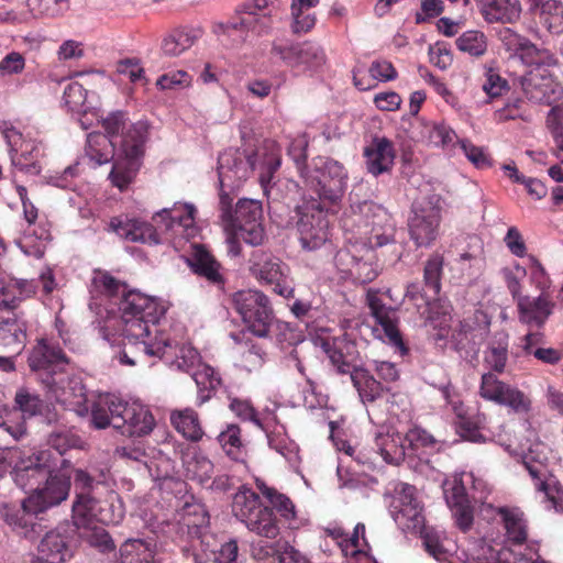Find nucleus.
Here are the masks:
<instances>
[{"instance_id":"f257e3e1","label":"nucleus","mask_w":563,"mask_h":563,"mask_svg":"<svg viewBox=\"0 0 563 563\" xmlns=\"http://www.w3.org/2000/svg\"><path fill=\"white\" fill-rule=\"evenodd\" d=\"M121 335L125 342L119 353V361L124 365H135L144 356L163 360L170 367L192 374L201 364L199 352L190 345H173L164 336L154 342L145 341L165 313V308L154 298L137 291H129L121 303Z\"/></svg>"},{"instance_id":"f03ea898","label":"nucleus","mask_w":563,"mask_h":563,"mask_svg":"<svg viewBox=\"0 0 563 563\" xmlns=\"http://www.w3.org/2000/svg\"><path fill=\"white\" fill-rule=\"evenodd\" d=\"M101 125L110 147L117 151L110 178L115 187L123 190L132 183L140 168L148 124L145 121L129 123L126 113L117 110L103 118Z\"/></svg>"},{"instance_id":"7ed1b4c3","label":"nucleus","mask_w":563,"mask_h":563,"mask_svg":"<svg viewBox=\"0 0 563 563\" xmlns=\"http://www.w3.org/2000/svg\"><path fill=\"white\" fill-rule=\"evenodd\" d=\"M232 200L229 194L221 190L219 208L223 229L235 230L250 245H261L265 239L262 203L253 199H240L232 209Z\"/></svg>"},{"instance_id":"20e7f679","label":"nucleus","mask_w":563,"mask_h":563,"mask_svg":"<svg viewBox=\"0 0 563 563\" xmlns=\"http://www.w3.org/2000/svg\"><path fill=\"white\" fill-rule=\"evenodd\" d=\"M346 180L347 173L341 163L331 158H319L313 169L303 175L306 187L316 195L308 201L333 209L344 196Z\"/></svg>"},{"instance_id":"39448f33","label":"nucleus","mask_w":563,"mask_h":563,"mask_svg":"<svg viewBox=\"0 0 563 563\" xmlns=\"http://www.w3.org/2000/svg\"><path fill=\"white\" fill-rule=\"evenodd\" d=\"M232 512L251 532L260 537L275 539L279 534L278 521L273 509L264 506L251 488L242 486L234 494Z\"/></svg>"},{"instance_id":"423d86ee","label":"nucleus","mask_w":563,"mask_h":563,"mask_svg":"<svg viewBox=\"0 0 563 563\" xmlns=\"http://www.w3.org/2000/svg\"><path fill=\"white\" fill-rule=\"evenodd\" d=\"M232 305L252 334L269 335L274 311L265 294L255 289L240 290L233 295Z\"/></svg>"},{"instance_id":"0eeeda50","label":"nucleus","mask_w":563,"mask_h":563,"mask_svg":"<svg viewBox=\"0 0 563 563\" xmlns=\"http://www.w3.org/2000/svg\"><path fill=\"white\" fill-rule=\"evenodd\" d=\"M80 522L64 521L45 532L30 563H65L74 556V544Z\"/></svg>"},{"instance_id":"6e6552de","label":"nucleus","mask_w":563,"mask_h":563,"mask_svg":"<svg viewBox=\"0 0 563 563\" xmlns=\"http://www.w3.org/2000/svg\"><path fill=\"white\" fill-rule=\"evenodd\" d=\"M297 231L302 249L314 251L321 247L329 238L327 213L333 209L320 207L316 201H303L296 207Z\"/></svg>"},{"instance_id":"1a4fd4ad","label":"nucleus","mask_w":563,"mask_h":563,"mask_svg":"<svg viewBox=\"0 0 563 563\" xmlns=\"http://www.w3.org/2000/svg\"><path fill=\"white\" fill-rule=\"evenodd\" d=\"M271 56L287 67L303 71L320 68L327 59L323 48L311 41L295 43L275 40L272 43Z\"/></svg>"},{"instance_id":"9d476101","label":"nucleus","mask_w":563,"mask_h":563,"mask_svg":"<svg viewBox=\"0 0 563 563\" xmlns=\"http://www.w3.org/2000/svg\"><path fill=\"white\" fill-rule=\"evenodd\" d=\"M37 506L29 504V496L20 505H0V517L11 530L29 541H35L44 531Z\"/></svg>"},{"instance_id":"9b49d317","label":"nucleus","mask_w":563,"mask_h":563,"mask_svg":"<svg viewBox=\"0 0 563 563\" xmlns=\"http://www.w3.org/2000/svg\"><path fill=\"white\" fill-rule=\"evenodd\" d=\"M256 165L254 150L229 148L218 158V175L221 188L239 187L246 180Z\"/></svg>"},{"instance_id":"f8f14e48","label":"nucleus","mask_w":563,"mask_h":563,"mask_svg":"<svg viewBox=\"0 0 563 563\" xmlns=\"http://www.w3.org/2000/svg\"><path fill=\"white\" fill-rule=\"evenodd\" d=\"M42 383L56 402L79 415L88 412L86 387L78 378H70L59 373L56 376L42 377Z\"/></svg>"},{"instance_id":"ddd939ff","label":"nucleus","mask_w":563,"mask_h":563,"mask_svg":"<svg viewBox=\"0 0 563 563\" xmlns=\"http://www.w3.org/2000/svg\"><path fill=\"white\" fill-rule=\"evenodd\" d=\"M490 320L482 310L463 318L452 332L451 343L456 351L476 352L489 332Z\"/></svg>"},{"instance_id":"4468645a","label":"nucleus","mask_w":563,"mask_h":563,"mask_svg":"<svg viewBox=\"0 0 563 563\" xmlns=\"http://www.w3.org/2000/svg\"><path fill=\"white\" fill-rule=\"evenodd\" d=\"M71 474L68 470L56 467L44 481L42 488H35L29 495V504L37 506L43 514L67 499L70 489Z\"/></svg>"},{"instance_id":"2eb2a0df","label":"nucleus","mask_w":563,"mask_h":563,"mask_svg":"<svg viewBox=\"0 0 563 563\" xmlns=\"http://www.w3.org/2000/svg\"><path fill=\"white\" fill-rule=\"evenodd\" d=\"M446 186L441 181H429L424 186V241H435L442 213L449 208Z\"/></svg>"},{"instance_id":"dca6fc26","label":"nucleus","mask_w":563,"mask_h":563,"mask_svg":"<svg viewBox=\"0 0 563 563\" xmlns=\"http://www.w3.org/2000/svg\"><path fill=\"white\" fill-rule=\"evenodd\" d=\"M56 471L54 454L42 450L22 461L13 470V479L18 486L25 489L42 483L51 473Z\"/></svg>"},{"instance_id":"f3484780","label":"nucleus","mask_w":563,"mask_h":563,"mask_svg":"<svg viewBox=\"0 0 563 563\" xmlns=\"http://www.w3.org/2000/svg\"><path fill=\"white\" fill-rule=\"evenodd\" d=\"M378 295L379 291L374 288H368L366 291V305L371 316L375 319V323L380 327L384 338L390 344L399 347L402 353H406L407 350L398 330L397 308L386 306Z\"/></svg>"},{"instance_id":"a211bd4d","label":"nucleus","mask_w":563,"mask_h":563,"mask_svg":"<svg viewBox=\"0 0 563 563\" xmlns=\"http://www.w3.org/2000/svg\"><path fill=\"white\" fill-rule=\"evenodd\" d=\"M526 97L534 103L552 104L562 96V87L547 68H531L522 79Z\"/></svg>"},{"instance_id":"6ab92c4d","label":"nucleus","mask_w":563,"mask_h":563,"mask_svg":"<svg viewBox=\"0 0 563 563\" xmlns=\"http://www.w3.org/2000/svg\"><path fill=\"white\" fill-rule=\"evenodd\" d=\"M117 413V430L122 435L144 437L150 434L155 427V419L145 406L122 400L121 412L114 407Z\"/></svg>"},{"instance_id":"aec40b11","label":"nucleus","mask_w":563,"mask_h":563,"mask_svg":"<svg viewBox=\"0 0 563 563\" xmlns=\"http://www.w3.org/2000/svg\"><path fill=\"white\" fill-rule=\"evenodd\" d=\"M26 340L25 323L18 319L15 313L9 317L0 316V345L7 347L14 355L0 356V371L11 373L15 371L14 358L24 349Z\"/></svg>"},{"instance_id":"412c9836","label":"nucleus","mask_w":563,"mask_h":563,"mask_svg":"<svg viewBox=\"0 0 563 563\" xmlns=\"http://www.w3.org/2000/svg\"><path fill=\"white\" fill-rule=\"evenodd\" d=\"M427 306L428 314L424 318V331L428 340L432 341L437 347L444 349L451 331L452 307L448 300L442 298L429 301Z\"/></svg>"},{"instance_id":"4be33fe9","label":"nucleus","mask_w":563,"mask_h":563,"mask_svg":"<svg viewBox=\"0 0 563 563\" xmlns=\"http://www.w3.org/2000/svg\"><path fill=\"white\" fill-rule=\"evenodd\" d=\"M92 517L93 516L75 517V514L73 515V520L80 522L77 537H80L90 547L96 548L100 552L106 553L113 551L115 545L110 534L102 526L93 523L91 521ZM96 517L103 523H118L122 519V514L119 512L117 516L108 515L103 514V509L100 508V514H97Z\"/></svg>"},{"instance_id":"5701e85b","label":"nucleus","mask_w":563,"mask_h":563,"mask_svg":"<svg viewBox=\"0 0 563 563\" xmlns=\"http://www.w3.org/2000/svg\"><path fill=\"white\" fill-rule=\"evenodd\" d=\"M322 349L339 374H350L351 377L354 371L362 368L356 343L345 335L323 341Z\"/></svg>"},{"instance_id":"b1692460","label":"nucleus","mask_w":563,"mask_h":563,"mask_svg":"<svg viewBox=\"0 0 563 563\" xmlns=\"http://www.w3.org/2000/svg\"><path fill=\"white\" fill-rule=\"evenodd\" d=\"M33 372H43L42 377L56 376L62 373V366L68 363L63 350L57 344H51L45 340L38 341L27 358Z\"/></svg>"},{"instance_id":"393cba45","label":"nucleus","mask_w":563,"mask_h":563,"mask_svg":"<svg viewBox=\"0 0 563 563\" xmlns=\"http://www.w3.org/2000/svg\"><path fill=\"white\" fill-rule=\"evenodd\" d=\"M400 509L396 521L407 533L422 538V507L417 498V488L402 484L399 492Z\"/></svg>"},{"instance_id":"a878e982","label":"nucleus","mask_w":563,"mask_h":563,"mask_svg":"<svg viewBox=\"0 0 563 563\" xmlns=\"http://www.w3.org/2000/svg\"><path fill=\"white\" fill-rule=\"evenodd\" d=\"M360 210L366 219V225L372 227L371 231L366 232L368 250L388 244L391 241L393 229L388 223L389 216L386 210L372 201L363 202Z\"/></svg>"},{"instance_id":"bb28decb","label":"nucleus","mask_w":563,"mask_h":563,"mask_svg":"<svg viewBox=\"0 0 563 563\" xmlns=\"http://www.w3.org/2000/svg\"><path fill=\"white\" fill-rule=\"evenodd\" d=\"M73 473L76 490L73 514H75V517L97 516L98 500L92 496V492L99 485V482L81 468H75Z\"/></svg>"},{"instance_id":"cd10ccee","label":"nucleus","mask_w":563,"mask_h":563,"mask_svg":"<svg viewBox=\"0 0 563 563\" xmlns=\"http://www.w3.org/2000/svg\"><path fill=\"white\" fill-rule=\"evenodd\" d=\"M109 228L120 238L131 242L161 243L157 229L153 224L136 219L112 218Z\"/></svg>"},{"instance_id":"c85d7f7f","label":"nucleus","mask_w":563,"mask_h":563,"mask_svg":"<svg viewBox=\"0 0 563 563\" xmlns=\"http://www.w3.org/2000/svg\"><path fill=\"white\" fill-rule=\"evenodd\" d=\"M187 262L195 274L203 277L210 284L217 287L224 285L221 264L203 245H195L194 252Z\"/></svg>"},{"instance_id":"c756f323","label":"nucleus","mask_w":563,"mask_h":563,"mask_svg":"<svg viewBox=\"0 0 563 563\" xmlns=\"http://www.w3.org/2000/svg\"><path fill=\"white\" fill-rule=\"evenodd\" d=\"M250 262L252 275L261 283L271 285L284 277L285 265L271 253L255 251L252 253Z\"/></svg>"},{"instance_id":"7c9ffc66","label":"nucleus","mask_w":563,"mask_h":563,"mask_svg":"<svg viewBox=\"0 0 563 563\" xmlns=\"http://www.w3.org/2000/svg\"><path fill=\"white\" fill-rule=\"evenodd\" d=\"M367 170L374 176L387 172L395 158L391 142L386 137H375L364 151Z\"/></svg>"},{"instance_id":"2f4dec72","label":"nucleus","mask_w":563,"mask_h":563,"mask_svg":"<svg viewBox=\"0 0 563 563\" xmlns=\"http://www.w3.org/2000/svg\"><path fill=\"white\" fill-rule=\"evenodd\" d=\"M196 208L192 205L176 202L172 208H164L156 212L153 220L157 228L168 232L177 224L189 228L194 224Z\"/></svg>"},{"instance_id":"473e14b6","label":"nucleus","mask_w":563,"mask_h":563,"mask_svg":"<svg viewBox=\"0 0 563 563\" xmlns=\"http://www.w3.org/2000/svg\"><path fill=\"white\" fill-rule=\"evenodd\" d=\"M481 4V13L488 23H512L520 16L517 0H476Z\"/></svg>"},{"instance_id":"72a5a7b5","label":"nucleus","mask_w":563,"mask_h":563,"mask_svg":"<svg viewBox=\"0 0 563 563\" xmlns=\"http://www.w3.org/2000/svg\"><path fill=\"white\" fill-rule=\"evenodd\" d=\"M554 306L555 303L543 295L533 299L521 297L518 300L520 320L528 324L533 323L538 327H542L552 313Z\"/></svg>"},{"instance_id":"f704fd0d","label":"nucleus","mask_w":563,"mask_h":563,"mask_svg":"<svg viewBox=\"0 0 563 563\" xmlns=\"http://www.w3.org/2000/svg\"><path fill=\"white\" fill-rule=\"evenodd\" d=\"M46 442L57 452V456L54 455L56 467L69 470L70 463L63 459V454L69 449L78 448L81 439L65 424H60L48 432Z\"/></svg>"},{"instance_id":"c9c22d12","label":"nucleus","mask_w":563,"mask_h":563,"mask_svg":"<svg viewBox=\"0 0 563 563\" xmlns=\"http://www.w3.org/2000/svg\"><path fill=\"white\" fill-rule=\"evenodd\" d=\"M169 421L176 431L188 441L198 442L205 434L199 416L191 408L172 410Z\"/></svg>"},{"instance_id":"e433bc0d","label":"nucleus","mask_w":563,"mask_h":563,"mask_svg":"<svg viewBox=\"0 0 563 563\" xmlns=\"http://www.w3.org/2000/svg\"><path fill=\"white\" fill-rule=\"evenodd\" d=\"M114 407L121 412L122 399L114 395H106L91 408V423L96 429H106L112 427L117 430V413Z\"/></svg>"},{"instance_id":"4c0bfd02","label":"nucleus","mask_w":563,"mask_h":563,"mask_svg":"<svg viewBox=\"0 0 563 563\" xmlns=\"http://www.w3.org/2000/svg\"><path fill=\"white\" fill-rule=\"evenodd\" d=\"M375 448L388 464H399L400 461H407V451L402 438L395 432L377 433L375 438Z\"/></svg>"},{"instance_id":"58836bf2","label":"nucleus","mask_w":563,"mask_h":563,"mask_svg":"<svg viewBox=\"0 0 563 563\" xmlns=\"http://www.w3.org/2000/svg\"><path fill=\"white\" fill-rule=\"evenodd\" d=\"M186 554L192 556V563H208L211 560L216 563H238L239 544L236 539H230L218 550H203L202 553L197 552V544H195L192 550L186 551Z\"/></svg>"},{"instance_id":"ea45409f","label":"nucleus","mask_w":563,"mask_h":563,"mask_svg":"<svg viewBox=\"0 0 563 563\" xmlns=\"http://www.w3.org/2000/svg\"><path fill=\"white\" fill-rule=\"evenodd\" d=\"M353 386L357 389L361 400L366 402H374L378 398L383 397L385 387L367 371L362 367L358 371H354L351 376Z\"/></svg>"},{"instance_id":"a19ab883","label":"nucleus","mask_w":563,"mask_h":563,"mask_svg":"<svg viewBox=\"0 0 563 563\" xmlns=\"http://www.w3.org/2000/svg\"><path fill=\"white\" fill-rule=\"evenodd\" d=\"M120 563H156L154 547L140 539L125 541L120 548Z\"/></svg>"},{"instance_id":"79ce46f5","label":"nucleus","mask_w":563,"mask_h":563,"mask_svg":"<svg viewBox=\"0 0 563 563\" xmlns=\"http://www.w3.org/2000/svg\"><path fill=\"white\" fill-rule=\"evenodd\" d=\"M501 40L507 48L514 51L525 64L533 66L540 48L530 40L517 34L508 27L501 33Z\"/></svg>"},{"instance_id":"37998d69","label":"nucleus","mask_w":563,"mask_h":563,"mask_svg":"<svg viewBox=\"0 0 563 563\" xmlns=\"http://www.w3.org/2000/svg\"><path fill=\"white\" fill-rule=\"evenodd\" d=\"M197 387L199 388V404H203L211 398V391L222 385L219 373L211 366L201 363L191 374Z\"/></svg>"},{"instance_id":"c03bdc74","label":"nucleus","mask_w":563,"mask_h":563,"mask_svg":"<svg viewBox=\"0 0 563 563\" xmlns=\"http://www.w3.org/2000/svg\"><path fill=\"white\" fill-rule=\"evenodd\" d=\"M230 336L236 344L244 347L241 353V366L249 372L261 368L265 362V351L250 340H244L245 333L243 332L231 333Z\"/></svg>"},{"instance_id":"a18cd8bd","label":"nucleus","mask_w":563,"mask_h":563,"mask_svg":"<svg viewBox=\"0 0 563 563\" xmlns=\"http://www.w3.org/2000/svg\"><path fill=\"white\" fill-rule=\"evenodd\" d=\"M3 137L10 148V154L22 159H37L38 148L33 142L23 140L22 134L13 126H5L2 131Z\"/></svg>"},{"instance_id":"49530a36","label":"nucleus","mask_w":563,"mask_h":563,"mask_svg":"<svg viewBox=\"0 0 563 563\" xmlns=\"http://www.w3.org/2000/svg\"><path fill=\"white\" fill-rule=\"evenodd\" d=\"M212 32L217 36H225L228 38L232 37L233 41L243 43L249 33L247 18L234 11V14L227 22L213 23Z\"/></svg>"},{"instance_id":"de8ad7c7","label":"nucleus","mask_w":563,"mask_h":563,"mask_svg":"<svg viewBox=\"0 0 563 563\" xmlns=\"http://www.w3.org/2000/svg\"><path fill=\"white\" fill-rule=\"evenodd\" d=\"M256 487L283 518L286 520L296 518L295 505L288 496L279 493L274 487L267 486L265 482L261 479H256Z\"/></svg>"},{"instance_id":"09e8293b","label":"nucleus","mask_w":563,"mask_h":563,"mask_svg":"<svg viewBox=\"0 0 563 563\" xmlns=\"http://www.w3.org/2000/svg\"><path fill=\"white\" fill-rule=\"evenodd\" d=\"M498 515L503 519L508 539L515 544L525 543L527 530L522 514L503 507L498 509Z\"/></svg>"},{"instance_id":"8fccbe9b","label":"nucleus","mask_w":563,"mask_h":563,"mask_svg":"<svg viewBox=\"0 0 563 563\" xmlns=\"http://www.w3.org/2000/svg\"><path fill=\"white\" fill-rule=\"evenodd\" d=\"M455 45L459 51L473 57H479L487 51V37L479 30H468L455 40Z\"/></svg>"},{"instance_id":"3c124183","label":"nucleus","mask_w":563,"mask_h":563,"mask_svg":"<svg viewBox=\"0 0 563 563\" xmlns=\"http://www.w3.org/2000/svg\"><path fill=\"white\" fill-rule=\"evenodd\" d=\"M196 40L197 35L191 32L175 31L164 37L161 48L165 56L175 57L190 48Z\"/></svg>"},{"instance_id":"603ef678","label":"nucleus","mask_w":563,"mask_h":563,"mask_svg":"<svg viewBox=\"0 0 563 563\" xmlns=\"http://www.w3.org/2000/svg\"><path fill=\"white\" fill-rule=\"evenodd\" d=\"M407 451V463L416 472H421V448H422V430L419 427L409 429L402 439Z\"/></svg>"},{"instance_id":"864d4df0","label":"nucleus","mask_w":563,"mask_h":563,"mask_svg":"<svg viewBox=\"0 0 563 563\" xmlns=\"http://www.w3.org/2000/svg\"><path fill=\"white\" fill-rule=\"evenodd\" d=\"M110 145L104 135L101 133H90L87 136L86 155L97 165L106 164L113 158L114 154L117 155V151L112 147L110 151H106L104 147Z\"/></svg>"},{"instance_id":"5fc2aeb1","label":"nucleus","mask_w":563,"mask_h":563,"mask_svg":"<svg viewBox=\"0 0 563 563\" xmlns=\"http://www.w3.org/2000/svg\"><path fill=\"white\" fill-rule=\"evenodd\" d=\"M443 265L444 256L440 252L432 253L424 264V286H428L434 296L441 290Z\"/></svg>"},{"instance_id":"6e6d98bb","label":"nucleus","mask_w":563,"mask_h":563,"mask_svg":"<svg viewBox=\"0 0 563 563\" xmlns=\"http://www.w3.org/2000/svg\"><path fill=\"white\" fill-rule=\"evenodd\" d=\"M214 465L212 461L201 453H196L187 462V473L192 479L200 484H207L211 481Z\"/></svg>"},{"instance_id":"4d7b16f0","label":"nucleus","mask_w":563,"mask_h":563,"mask_svg":"<svg viewBox=\"0 0 563 563\" xmlns=\"http://www.w3.org/2000/svg\"><path fill=\"white\" fill-rule=\"evenodd\" d=\"M353 265L351 267V274L354 279L361 284H367L373 282L377 275V267L373 263V252L366 251V260L358 258L355 254L352 255Z\"/></svg>"},{"instance_id":"13d9d810","label":"nucleus","mask_w":563,"mask_h":563,"mask_svg":"<svg viewBox=\"0 0 563 563\" xmlns=\"http://www.w3.org/2000/svg\"><path fill=\"white\" fill-rule=\"evenodd\" d=\"M510 551L508 549L495 550L486 542L481 541L472 553V559L476 563H515L509 560Z\"/></svg>"},{"instance_id":"bf43d9fd","label":"nucleus","mask_w":563,"mask_h":563,"mask_svg":"<svg viewBox=\"0 0 563 563\" xmlns=\"http://www.w3.org/2000/svg\"><path fill=\"white\" fill-rule=\"evenodd\" d=\"M218 442L228 456L238 460L242 446L240 427L238 424H228L225 430L221 431L218 435Z\"/></svg>"},{"instance_id":"052dcab7","label":"nucleus","mask_w":563,"mask_h":563,"mask_svg":"<svg viewBox=\"0 0 563 563\" xmlns=\"http://www.w3.org/2000/svg\"><path fill=\"white\" fill-rule=\"evenodd\" d=\"M14 404L24 417H34L42 413L44 402L38 395L31 393L27 388H20L15 394Z\"/></svg>"},{"instance_id":"680f3d73","label":"nucleus","mask_w":563,"mask_h":563,"mask_svg":"<svg viewBox=\"0 0 563 563\" xmlns=\"http://www.w3.org/2000/svg\"><path fill=\"white\" fill-rule=\"evenodd\" d=\"M507 387L508 384L499 380L495 374L488 372L482 376L479 395L487 400L498 404L505 395Z\"/></svg>"},{"instance_id":"e2e57ef3","label":"nucleus","mask_w":563,"mask_h":563,"mask_svg":"<svg viewBox=\"0 0 563 563\" xmlns=\"http://www.w3.org/2000/svg\"><path fill=\"white\" fill-rule=\"evenodd\" d=\"M498 405L507 406L517 413H526L530 410L531 401L521 390L508 385Z\"/></svg>"},{"instance_id":"0e129e2a","label":"nucleus","mask_w":563,"mask_h":563,"mask_svg":"<svg viewBox=\"0 0 563 563\" xmlns=\"http://www.w3.org/2000/svg\"><path fill=\"white\" fill-rule=\"evenodd\" d=\"M460 146L467 159L478 169H486L492 166V158L483 147L476 146L468 140H461Z\"/></svg>"},{"instance_id":"69168bd1","label":"nucleus","mask_w":563,"mask_h":563,"mask_svg":"<svg viewBox=\"0 0 563 563\" xmlns=\"http://www.w3.org/2000/svg\"><path fill=\"white\" fill-rule=\"evenodd\" d=\"M64 102L70 111L81 112L85 111L87 91L82 85L78 82H70L64 90Z\"/></svg>"},{"instance_id":"338daca9","label":"nucleus","mask_w":563,"mask_h":563,"mask_svg":"<svg viewBox=\"0 0 563 563\" xmlns=\"http://www.w3.org/2000/svg\"><path fill=\"white\" fill-rule=\"evenodd\" d=\"M29 7L46 16H58L68 10V0H27Z\"/></svg>"},{"instance_id":"774afa93","label":"nucleus","mask_w":563,"mask_h":563,"mask_svg":"<svg viewBox=\"0 0 563 563\" xmlns=\"http://www.w3.org/2000/svg\"><path fill=\"white\" fill-rule=\"evenodd\" d=\"M507 343L490 345L485 354V363L496 373H503L507 363Z\"/></svg>"}]
</instances>
